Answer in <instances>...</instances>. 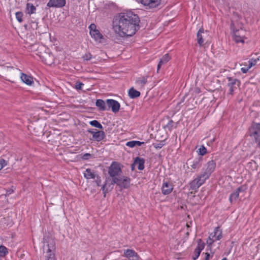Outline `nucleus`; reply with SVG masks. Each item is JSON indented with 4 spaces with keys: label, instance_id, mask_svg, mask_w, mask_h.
Listing matches in <instances>:
<instances>
[{
    "label": "nucleus",
    "instance_id": "nucleus-47",
    "mask_svg": "<svg viewBox=\"0 0 260 260\" xmlns=\"http://www.w3.org/2000/svg\"><path fill=\"white\" fill-rule=\"evenodd\" d=\"M250 69V68H249V67H243L241 69V72L244 73V74H245Z\"/></svg>",
    "mask_w": 260,
    "mask_h": 260
},
{
    "label": "nucleus",
    "instance_id": "nucleus-55",
    "mask_svg": "<svg viewBox=\"0 0 260 260\" xmlns=\"http://www.w3.org/2000/svg\"><path fill=\"white\" fill-rule=\"evenodd\" d=\"M186 226H187V228H189V226H190L189 225L188 223L186 224Z\"/></svg>",
    "mask_w": 260,
    "mask_h": 260
},
{
    "label": "nucleus",
    "instance_id": "nucleus-4",
    "mask_svg": "<svg viewBox=\"0 0 260 260\" xmlns=\"http://www.w3.org/2000/svg\"><path fill=\"white\" fill-rule=\"evenodd\" d=\"M122 173L121 165L116 161H113L108 168V174L112 179L117 178Z\"/></svg>",
    "mask_w": 260,
    "mask_h": 260
},
{
    "label": "nucleus",
    "instance_id": "nucleus-26",
    "mask_svg": "<svg viewBox=\"0 0 260 260\" xmlns=\"http://www.w3.org/2000/svg\"><path fill=\"white\" fill-rule=\"evenodd\" d=\"M95 105L101 111H105L106 110L105 102L103 100H97Z\"/></svg>",
    "mask_w": 260,
    "mask_h": 260
},
{
    "label": "nucleus",
    "instance_id": "nucleus-19",
    "mask_svg": "<svg viewBox=\"0 0 260 260\" xmlns=\"http://www.w3.org/2000/svg\"><path fill=\"white\" fill-rule=\"evenodd\" d=\"M84 177L86 179H94L98 174H96L95 172L91 169H86L83 173Z\"/></svg>",
    "mask_w": 260,
    "mask_h": 260
},
{
    "label": "nucleus",
    "instance_id": "nucleus-34",
    "mask_svg": "<svg viewBox=\"0 0 260 260\" xmlns=\"http://www.w3.org/2000/svg\"><path fill=\"white\" fill-rule=\"evenodd\" d=\"M8 253L7 248L4 246H0V257H4Z\"/></svg>",
    "mask_w": 260,
    "mask_h": 260
},
{
    "label": "nucleus",
    "instance_id": "nucleus-46",
    "mask_svg": "<svg viewBox=\"0 0 260 260\" xmlns=\"http://www.w3.org/2000/svg\"><path fill=\"white\" fill-rule=\"evenodd\" d=\"M90 156L91 154L90 153H86L83 155L82 158L83 159L87 160L88 159Z\"/></svg>",
    "mask_w": 260,
    "mask_h": 260
},
{
    "label": "nucleus",
    "instance_id": "nucleus-21",
    "mask_svg": "<svg viewBox=\"0 0 260 260\" xmlns=\"http://www.w3.org/2000/svg\"><path fill=\"white\" fill-rule=\"evenodd\" d=\"M243 191V187L240 186L238 187L235 191L232 192L229 198L230 202L232 203L233 202L236 201L239 197V192Z\"/></svg>",
    "mask_w": 260,
    "mask_h": 260
},
{
    "label": "nucleus",
    "instance_id": "nucleus-45",
    "mask_svg": "<svg viewBox=\"0 0 260 260\" xmlns=\"http://www.w3.org/2000/svg\"><path fill=\"white\" fill-rule=\"evenodd\" d=\"M89 34L91 33V31H94V30H96V25L92 23V24H91L89 26Z\"/></svg>",
    "mask_w": 260,
    "mask_h": 260
},
{
    "label": "nucleus",
    "instance_id": "nucleus-50",
    "mask_svg": "<svg viewBox=\"0 0 260 260\" xmlns=\"http://www.w3.org/2000/svg\"><path fill=\"white\" fill-rule=\"evenodd\" d=\"M254 139L255 140L256 143H257L258 145L260 146V135L259 137H258V138H254Z\"/></svg>",
    "mask_w": 260,
    "mask_h": 260
},
{
    "label": "nucleus",
    "instance_id": "nucleus-11",
    "mask_svg": "<svg viewBox=\"0 0 260 260\" xmlns=\"http://www.w3.org/2000/svg\"><path fill=\"white\" fill-rule=\"evenodd\" d=\"M140 1L143 5L149 9L158 7L161 3V0H141Z\"/></svg>",
    "mask_w": 260,
    "mask_h": 260
},
{
    "label": "nucleus",
    "instance_id": "nucleus-14",
    "mask_svg": "<svg viewBox=\"0 0 260 260\" xmlns=\"http://www.w3.org/2000/svg\"><path fill=\"white\" fill-rule=\"evenodd\" d=\"M173 189L172 183L167 181H164L161 186V192L164 195L170 194Z\"/></svg>",
    "mask_w": 260,
    "mask_h": 260
},
{
    "label": "nucleus",
    "instance_id": "nucleus-32",
    "mask_svg": "<svg viewBox=\"0 0 260 260\" xmlns=\"http://www.w3.org/2000/svg\"><path fill=\"white\" fill-rule=\"evenodd\" d=\"M89 124L92 126L102 129L103 127L102 125L96 120H92L89 122Z\"/></svg>",
    "mask_w": 260,
    "mask_h": 260
},
{
    "label": "nucleus",
    "instance_id": "nucleus-36",
    "mask_svg": "<svg viewBox=\"0 0 260 260\" xmlns=\"http://www.w3.org/2000/svg\"><path fill=\"white\" fill-rule=\"evenodd\" d=\"M16 18L17 20L19 22H22V17H23V13L21 12H17L15 14Z\"/></svg>",
    "mask_w": 260,
    "mask_h": 260
},
{
    "label": "nucleus",
    "instance_id": "nucleus-9",
    "mask_svg": "<svg viewBox=\"0 0 260 260\" xmlns=\"http://www.w3.org/2000/svg\"><path fill=\"white\" fill-rule=\"evenodd\" d=\"M203 157L200 156L194 158L192 160H188L190 164V167L193 169L194 171H198L202 165Z\"/></svg>",
    "mask_w": 260,
    "mask_h": 260
},
{
    "label": "nucleus",
    "instance_id": "nucleus-24",
    "mask_svg": "<svg viewBox=\"0 0 260 260\" xmlns=\"http://www.w3.org/2000/svg\"><path fill=\"white\" fill-rule=\"evenodd\" d=\"M128 96L131 99H135L140 95V91L135 89L133 87L131 88L128 92Z\"/></svg>",
    "mask_w": 260,
    "mask_h": 260
},
{
    "label": "nucleus",
    "instance_id": "nucleus-6",
    "mask_svg": "<svg viewBox=\"0 0 260 260\" xmlns=\"http://www.w3.org/2000/svg\"><path fill=\"white\" fill-rule=\"evenodd\" d=\"M48 243L47 245L48 249L47 250V253L46 255V260H56L55 254L53 250L55 249V243L53 240L50 239L48 241Z\"/></svg>",
    "mask_w": 260,
    "mask_h": 260
},
{
    "label": "nucleus",
    "instance_id": "nucleus-37",
    "mask_svg": "<svg viewBox=\"0 0 260 260\" xmlns=\"http://www.w3.org/2000/svg\"><path fill=\"white\" fill-rule=\"evenodd\" d=\"M257 62L256 59H251L248 61V67L250 69L252 67L255 66Z\"/></svg>",
    "mask_w": 260,
    "mask_h": 260
},
{
    "label": "nucleus",
    "instance_id": "nucleus-10",
    "mask_svg": "<svg viewBox=\"0 0 260 260\" xmlns=\"http://www.w3.org/2000/svg\"><path fill=\"white\" fill-rule=\"evenodd\" d=\"M237 25L238 27L237 28L235 24L232 21L231 24V29L233 30L234 33V36H238V37H242V38L244 39L245 36V30H243L242 28V24H240L239 25L238 23Z\"/></svg>",
    "mask_w": 260,
    "mask_h": 260
},
{
    "label": "nucleus",
    "instance_id": "nucleus-18",
    "mask_svg": "<svg viewBox=\"0 0 260 260\" xmlns=\"http://www.w3.org/2000/svg\"><path fill=\"white\" fill-rule=\"evenodd\" d=\"M205 34H207V31H205L203 28H201L197 33V41L200 46H202L204 43V38Z\"/></svg>",
    "mask_w": 260,
    "mask_h": 260
},
{
    "label": "nucleus",
    "instance_id": "nucleus-43",
    "mask_svg": "<svg viewBox=\"0 0 260 260\" xmlns=\"http://www.w3.org/2000/svg\"><path fill=\"white\" fill-rule=\"evenodd\" d=\"M84 85V84L81 82H76L75 88L77 90H81Z\"/></svg>",
    "mask_w": 260,
    "mask_h": 260
},
{
    "label": "nucleus",
    "instance_id": "nucleus-28",
    "mask_svg": "<svg viewBox=\"0 0 260 260\" xmlns=\"http://www.w3.org/2000/svg\"><path fill=\"white\" fill-rule=\"evenodd\" d=\"M144 142H140L139 141H131L127 142L126 144V145L128 147H129L131 148H133L136 145L138 146H140L142 145V144H144Z\"/></svg>",
    "mask_w": 260,
    "mask_h": 260
},
{
    "label": "nucleus",
    "instance_id": "nucleus-41",
    "mask_svg": "<svg viewBox=\"0 0 260 260\" xmlns=\"http://www.w3.org/2000/svg\"><path fill=\"white\" fill-rule=\"evenodd\" d=\"M216 241V240H215V239H214L213 238L211 237V238L210 235L207 241V243L209 246H211L213 244V243Z\"/></svg>",
    "mask_w": 260,
    "mask_h": 260
},
{
    "label": "nucleus",
    "instance_id": "nucleus-15",
    "mask_svg": "<svg viewBox=\"0 0 260 260\" xmlns=\"http://www.w3.org/2000/svg\"><path fill=\"white\" fill-rule=\"evenodd\" d=\"M66 5V0H49L47 6L49 7L62 8Z\"/></svg>",
    "mask_w": 260,
    "mask_h": 260
},
{
    "label": "nucleus",
    "instance_id": "nucleus-44",
    "mask_svg": "<svg viewBox=\"0 0 260 260\" xmlns=\"http://www.w3.org/2000/svg\"><path fill=\"white\" fill-rule=\"evenodd\" d=\"M94 179H95V182L97 186H100L101 185V177L98 175Z\"/></svg>",
    "mask_w": 260,
    "mask_h": 260
},
{
    "label": "nucleus",
    "instance_id": "nucleus-40",
    "mask_svg": "<svg viewBox=\"0 0 260 260\" xmlns=\"http://www.w3.org/2000/svg\"><path fill=\"white\" fill-rule=\"evenodd\" d=\"M91 57L92 55L90 53H87L83 56V58L86 60H89Z\"/></svg>",
    "mask_w": 260,
    "mask_h": 260
},
{
    "label": "nucleus",
    "instance_id": "nucleus-20",
    "mask_svg": "<svg viewBox=\"0 0 260 260\" xmlns=\"http://www.w3.org/2000/svg\"><path fill=\"white\" fill-rule=\"evenodd\" d=\"M20 78L21 81L28 85H31L34 84L33 78L24 73H21Z\"/></svg>",
    "mask_w": 260,
    "mask_h": 260
},
{
    "label": "nucleus",
    "instance_id": "nucleus-56",
    "mask_svg": "<svg viewBox=\"0 0 260 260\" xmlns=\"http://www.w3.org/2000/svg\"><path fill=\"white\" fill-rule=\"evenodd\" d=\"M209 258H208V257H205V260H209Z\"/></svg>",
    "mask_w": 260,
    "mask_h": 260
},
{
    "label": "nucleus",
    "instance_id": "nucleus-38",
    "mask_svg": "<svg viewBox=\"0 0 260 260\" xmlns=\"http://www.w3.org/2000/svg\"><path fill=\"white\" fill-rule=\"evenodd\" d=\"M7 165V161L4 159L0 160V170H2L5 166Z\"/></svg>",
    "mask_w": 260,
    "mask_h": 260
},
{
    "label": "nucleus",
    "instance_id": "nucleus-53",
    "mask_svg": "<svg viewBox=\"0 0 260 260\" xmlns=\"http://www.w3.org/2000/svg\"><path fill=\"white\" fill-rule=\"evenodd\" d=\"M189 231H187V232H186V235L187 236H188V235H189Z\"/></svg>",
    "mask_w": 260,
    "mask_h": 260
},
{
    "label": "nucleus",
    "instance_id": "nucleus-57",
    "mask_svg": "<svg viewBox=\"0 0 260 260\" xmlns=\"http://www.w3.org/2000/svg\"><path fill=\"white\" fill-rule=\"evenodd\" d=\"M213 141H214V139H213L212 140V141H211V142H213Z\"/></svg>",
    "mask_w": 260,
    "mask_h": 260
},
{
    "label": "nucleus",
    "instance_id": "nucleus-27",
    "mask_svg": "<svg viewBox=\"0 0 260 260\" xmlns=\"http://www.w3.org/2000/svg\"><path fill=\"white\" fill-rule=\"evenodd\" d=\"M147 78L148 77H142L139 78L136 80V83L139 86L143 87L147 83Z\"/></svg>",
    "mask_w": 260,
    "mask_h": 260
},
{
    "label": "nucleus",
    "instance_id": "nucleus-25",
    "mask_svg": "<svg viewBox=\"0 0 260 260\" xmlns=\"http://www.w3.org/2000/svg\"><path fill=\"white\" fill-rule=\"evenodd\" d=\"M90 35L92 38L97 41L100 42V40L103 39V35L98 29H96L94 31H91V33H90Z\"/></svg>",
    "mask_w": 260,
    "mask_h": 260
},
{
    "label": "nucleus",
    "instance_id": "nucleus-13",
    "mask_svg": "<svg viewBox=\"0 0 260 260\" xmlns=\"http://www.w3.org/2000/svg\"><path fill=\"white\" fill-rule=\"evenodd\" d=\"M106 104L109 109L111 108L113 112L117 113L119 111L120 105L117 101L113 99H108L106 100Z\"/></svg>",
    "mask_w": 260,
    "mask_h": 260
},
{
    "label": "nucleus",
    "instance_id": "nucleus-54",
    "mask_svg": "<svg viewBox=\"0 0 260 260\" xmlns=\"http://www.w3.org/2000/svg\"><path fill=\"white\" fill-rule=\"evenodd\" d=\"M221 260H228V259L226 257H224Z\"/></svg>",
    "mask_w": 260,
    "mask_h": 260
},
{
    "label": "nucleus",
    "instance_id": "nucleus-49",
    "mask_svg": "<svg viewBox=\"0 0 260 260\" xmlns=\"http://www.w3.org/2000/svg\"><path fill=\"white\" fill-rule=\"evenodd\" d=\"M130 259L131 260H139V257L138 254L136 252L135 254H134V255Z\"/></svg>",
    "mask_w": 260,
    "mask_h": 260
},
{
    "label": "nucleus",
    "instance_id": "nucleus-48",
    "mask_svg": "<svg viewBox=\"0 0 260 260\" xmlns=\"http://www.w3.org/2000/svg\"><path fill=\"white\" fill-rule=\"evenodd\" d=\"M14 192V189L13 188V187L7 190L6 192V196H9L10 194H12Z\"/></svg>",
    "mask_w": 260,
    "mask_h": 260
},
{
    "label": "nucleus",
    "instance_id": "nucleus-35",
    "mask_svg": "<svg viewBox=\"0 0 260 260\" xmlns=\"http://www.w3.org/2000/svg\"><path fill=\"white\" fill-rule=\"evenodd\" d=\"M199 155H200L201 156L204 155L207 153V149L206 148L202 145L200 147V148L197 151Z\"/></svg>",
    "mask_w": 260,
    "mask_h": 260
},
{
    "label": "nucleus",
    "instance_id": "nucleus-51",
    "mask_svg": "<svg viewBox=\"0 0 260 260\" xmlns=\"http://www.w3.org/2000/svg\"><path fill=\"white\" fill-rule=\"evenodd\" d=\"M205 254H206V257H208L209 258L210 256V254L209 253H206Z\"/></svg>",
    "mask_w": 260,
    "mask_h": 260
},
{
    "label": "nucleus",
    "instance_id": "nucleus-5",
    "mask_svg": "<svg viewBox=\"0 0 260 260\" xmlns=\"http://www.w3.org/2000/svg\"><path fill=\"white\" fill-rule=\"evenodd\" d=\"M227 79L228 83L227 86L229 88V93L231 95L234 94L235 91L239 87L240 85V82L239 80L236 78L233 77H228Z\"/></svg>",
    "mask_w": 260,
    "mask_h": 260
},
{
    "label": "nucleus",
    "instance_id": "nucleus-7",
    "mask_svg": "<svg viewBox=\"0 0 260 260\" xmlns=\"http://www.w3.org/2000/svg\"><path fill=\"white\" fill-rule=\"evenodd\" d=\"M206 179L202 177L200 174L197 176L189 183L190 188L191 190L198 189L202 185H203Z\"/></svg>",
    "mask_w": 260,
    "mask_h": 260
},
{
    "label": "nucleus",
    "instance_id": "nucleus-1",
    "mask_svg": "<svg viewBox=\"0 0 260 260\" xmlns=\"http://www.w3.org/2000/svg\"><path fill=\"white\" fill-rule=\"evenodd\" d=\"M140 19L131 11L120 13L113 22L114 31L121 37H131L139 29Z\"/></svg>",
    "mask_w": 260,
    "mask_h": 260
},
{
    "label": "nucleus",
    "instance_id": "nucleus-52",
    "mask_svg": "<svg viewBox=\"0 0 260 260\" xmlns=\"http://www.w3.org/2000/svg\"><path fill=\"white\" fill-rule=\"evenodd\" d=\"M134 166H135V165H134V164L132 165V170H134Z\"/></svg>",
    "mask_w": 260,
    "mask_h": 260
},
{
    "label": "nucleus",
    "instance_id": "nucleus-31",
    "mask_svg": "<svg viewBox=\"0 0 260 260\" xmlns=\"http://www.w3.org/2000/svg\"><path fill=\"white\" fill-rule=\"evenodd\" d=\"M174 122L172 119H170L169 120L168 123L164 126V128L167 130L171 131L174 127Z\"/></svg>",
    "mask_w": 260,
    "mask_h": 260
},
{
    "label": "nucleus",
    "instance_id": "nucleus-17",
    "mask_svg": "<svg viewBox=\"0 0 260 260\" xmlns=\"http://www.w3.org/2000/svg\"><path fill=\"white\" fill-rule=\"evenodd\" d=\"M210 235L211 238L212 237L216 241L219 240L222 237V231L220 227L217 226L214 229V231L210 234Z\"/></svg>",
    "mask_w": 260,
    "mask_h": 260
},
{
    "label": "nucleus",
    "instance_id": "nucleus-39",
    "mask_svg": "<svg viewBox=\"0 0 260 260\" xmlns=\"http://www.w3.org/2000/svg\"><path fill=\"white\" fill-rule=\"evenodd\" d=\"M234 39L236 43H244V38L242 37L234 36Z\"/></svg>",
    "mask_w": 260,
    "mask_h": 260
},
{
    "label": "nucleus",
    "instance_id": "nucleus-22",
    "mask_svg": "<svg viewBox=\"0 0 260 260\" xmlns=\"http://www.w3.org/2000/svg\"><path fill=\"white\" fill-rule=\"evenodd\" d=\"M145 159L143 158L137 157L135 159L134 165L137 166L139 170H143L144 169Z\"/></svg>",
    "mask_w": 260,
    "mask_h": 260
},
{
    "label": "nucleus",
    "instance_id": "nucleus-16",
    "mask_svg": "<svg viewBox=\"0 0 260 260\" xmlns=\"http://www.w3.org/2000/svg\"><path fill=\"white\" fill-rule=\"evenodd\" d=\"M205 247V244L201 243V240L200 239L198 243L197 247L194 249L193 255H192V259L196 260L200 255L201 251L204 249Z\"/></svg>",
    "mask_w": 260,
    "mask_h": 260
},
{
    "label": "nucleus",
    "instance_id": "nucleus-12",
    "mask_svg": "<svg viewBox=\"0 0 260 260\" xmlns=\"http://www.w3.org/2000/svg\"><path fill=\"white\" fill-rule=\"evenodd\" d=\"M250 136L254 138L260 136V123H253L249 128Z\"/></svg>",
    "mask_w": 260,
    "mask_h": 260
},
{
    "label": "nucleus",
    "instance_id": "nucleus-2",
    "mask_svg": "<svg viewBox=\"0 0 260 260\" xmlns=\"http://www.w3.org/2000/svg\"><path fill=\"white\" fill-rule=\"evenodd\" d=\"M216 166V163L215 160L209 161L203 167L200 175L205 179H208L215 170Z\"/></svg>",
    "mask_w": 260,
    "mask_h": 260
},
{
    "label": "nucleus",
    "instance_id": "nucleus-42",
    "mask_svg": "<svg viewBox=\"0 0 260 260\" xmlns=\"http://www.w3.org/2000/svg\"><path fill=\"white\" fill-rule=\"evenodd\" d=\"M165 145V143H164V142H160L158 143H156L154 144V147L156 149H160L163 146Z\"/></svg>",
    "mask_w": 260,
    "mask_h": 260
},
{
    "label": "nucleus",
    "instance_id": "nucleus-8",
    "mask_svg": "<svg viewBox=\"0 0 260 260\" xmlns=\"http://www.w3.org/2000/svg\"><path fill=\"white\" fill-rule=\"evenodd\" d=\"M87 132L92 135L93 140L98 142L101 141L106 137V134L103 131L88 129Z\"/></svg>",
    "mask_w": 260,
    "mask_h": 260
},
{
    "label": "nucleus",
    "instance_id": "nucleus-29",
    "mask_svg": "<svg viewBox=\"0 0 260 260\" xmlns=\"http://www.w3.org/2000/svg\"><path fill=\"white\" fill-rule=\"evenodd\" d=\"M136 252L132 249H126L124 251V256L129 259L135 254Z\"/></svg>",
    "mask_w": 260,
    "mask_h": 260
},
{
    "label": "nucleus",
    "instance_id": "nucleus-30",
    "mask_svg": "<svg viewBox=\"0 0 260 260\" xmlns=\"http://www.w3.org/2000/svg\"><path fill=\"white\" fill-rule=\"evenodd\" d=\"M110 184L108 185V187H107V183L106 182L104 185L102 187V190L103 191V192L104 193V197H105L106 193L111 190L113 188V187H110Z\"/></svg>",
    "mask_w": 260,
    "mask_h": 260
},
{
    "label": "nucleus",
    "instance_id": "nucleus-33",
    "mask_svg": "<svg viewBox=\"0 0 260 260\" xmlns=\"http://www.w3.org/2000/svg\"><path fill=\"white\" fill-rule=\"evenodd\" d=\"M27 9L28 11V13L29 14H31L35 13L36 9L32 4L28 3L27 4Z\"/></svg>",
    "mask_w": 260,
    "mask_h": 260
},
{
    "label": "nucleus",
    "instance_id": "nucleus-23",
    "mask_svg": "<svg viewBox=\"0 0 260 260\" xmlns=\"http://www.w3.org/2000/svg\"><path fill=\"white\" fill-rule=\"evenodd\" d=\"M171 59V57L169 54L167 53L165 54L160 59L157 65V72L160 69V67L163 65L167 63Z\"/></svg>",
    "mask_w": 260,
    "mask_h": 260
},
{
    "label": "nucleus",
    "instance_id": "nucleus-3",
    "mask_svg": "<svg viewBox=\"0 0 260 260\" xmlns=\"http://www.w3.org/2000/svg\"><path fill=\"white\" fill-rule=\"evenodd\" d=\"M131 179L125 176H119L117 178L112 179L111 185L116 184L121 189H126L129 187Z\"/></svg>",
    "mask_w": 260,
    "mask_h": 260
}]
</instances>
